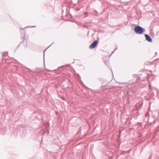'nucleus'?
Returning a JSON list of instances; mask_svg holds the SVG:
<instances>
[{
  "instance_id": "39448f33",
  "label": "nucleus",
  "mask_w": 159,
  "mask_h": 159,
  "mask_svg": "<svg viewBox=\"0 0 159 159\" xmlns=\"http://www.w3.org/2000/svg\"><path fill=\"white\" fill-rule=\"evenodd\" d=\"M24 42V40H23L19 44V45H18V47H19L20 46V45L22 43H23Z\"/></svg>"
},
{
  "instance_id": "f257e3e1",
  "label": "nucleus",
  "mask_w": 159,
  "mask_h": 159,
  "mask_svg": "<svg viewBox=\"0 0 159 159\" xmlns=\"http://www.w3.org/2000/svg\"><path fill=\"white\" fill-rule=\"evenodd\" d=\"M134 30L136 34H141L145 32V30L143 28L139 25L135 27Z\"/></svg>"
},
{
  "instance_id": "20e7f679",
  "label": "nucleus",
  "mask_w": 159,
  "mask_h": 159,
  "mask_svg": "<svg viewBox=\"0 0 159 159\" xmlns=\"http://www.w3.org/2000/svg\"><path fill=\"white\" fill-rule=\"evenodd\" d=\"M24 42V40H23L19 44V45H18V47H19L20 46V45L22 43H23Z\"/></svg>"
},
{
  "instance_id": "6e6552de",
  "label": "nucleus",
  "mask_w": 159,
  "mask_h": 159,
  "mask_svg": "<svg viewBox=\"0 0 159 159\" xmlns=\"http://www.w3.org/2000/svg\"><path fill=\"white\" fill-rule=\"evenodd\" d=\"M45 51H46V50H45V51H44V52H45Z\"/></svg>"
},
{
  "instance_id": "1a4fd4ad",
  "label": "nucleus",
  "mask_w": 159,
  "mask_h": 159,
  "mask_svg": "<svg viewBox=\"0 0 159 159\" xmlns=\"http://www.w3.org/2000/svg\"><path fill=\"white\" fill-rule=\"evenodd\" d=\"M45 51H46V50H45V51H44V52H45Z\"/></svg>"
},
{
  "instance_id": "0eeeda50",
  "label": "nucleus",
  "mask_w": 159,
  "mask_h": 159,
  "mask_svg": "<svg viewBox=\"0 0 159 159\" xmlns=\"http://www.w3.org/2000/svg\"><path fill=\"white\" fill-rule=\"evenodd\" d=\"M148 115V116L149 117V114H148V113H147L146 115V116H147Z\"/></svg>"
},
{
  "instance_id": "423d86ee",
  "label": "nucleus",
  "mask_w": 159,
  "mask_h": 159,
  "mask_svg": "<svg viewBox=\"0 0 159 159\" xmlns=\"http://www.w3.org/2000/svg\"><path fill=\"white\" fill-rule=\"evenodd\" d=\"M117 49V47H116V48L115 49V50H114V51L112 52V54L113 53H114V51H115L116 50V49Z\"/></svg>"
},
{
  "instance_id": "7ed1b4c3",
  "label": "nucleus",
  "mask_w": 159,
  "mask_h": 159,
  "mask_svg": "<svg viewBox=\"0 0 159 159\" xmlns=\"http://www.w3.org/2000/svg\"><path fill=\"white\" fill-rule=\"evenodd\" d=\"M145 36L146 40L150 42H152V39L149 35L147 34H145Z\"/></svg>"
},
{
  "instance_id": "f03ea898",
  "label": "nucleus",
  "mask_w": 159,
  "mask_h": 159,
  "mask_svg": "<svg viewBox=\"0 0 159 159\" xmlns=\"http://www.w3.org/2000/svg\"><path fill=\"white\" fill-rule=\"evenodd\" d=\"M98 43V41L95 40L92 43L91 45L89 46V48L90 49H93L97 45Z\"/></svg>"
}]
</instances>
